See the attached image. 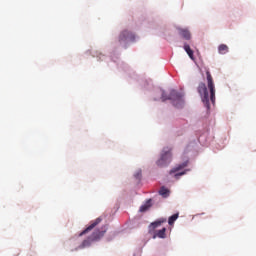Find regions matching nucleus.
<instances>
[{
  "mask_svg": "<svg viewBox=\"0 0 256 256\" xmlns=\"http://www.w3.org/2000/svg\"><path fill=\"white\" fill-rule=\"evenodd\" d=\"M206 77H207V85H205V83L201 82L198 85L197 91H198L206 109L209 110L210 109L209 99H210L211 103L213 105H215V83L213 82V76L211 75V72L207 71ZM209 91H210V95H209Z\"/></svg>",
  "mask_w": 256,
  "mask_h": 256,
  "instance_id": "obj_1",
  "label": "nucleus"
},
{
  "mask_svg": "<svg viewBox=\"0 0 256 256\" xmlns=\"http://www.w3.org/2000/svg\"><path fill=\"white\" fill-rule=\"evenodd\" d=\"M105 233H107V229L94 231L87 239L83 240L81 245L76 248V251L77 249L91 247V244L94 243V241H101L102 237L105 236Z\"/></svg>",
  "mask_w": 256,
  "mask_h": 256,
  "instance_id": "obj_2",
  "label": "nucleus"
},
{
  "mask_svg": "<svg viewBox=\"0 0 256 256\" xmlns=\"http://www.w3.org/2000/svg\"><path fill=\"white\" fill-rule=\"evenodd\" d=\"M161 99L162 101H167V100L172 101L174 107H177V109H180V107H183V94L177 92V90H172L170 92L169 97L165 94V92H162Z\"/></svg>",
  "mask_w": 256,
  "mask_h": 256,
  "instance_id": "obj_3",
  "label": "nucleus"
},
{
  "mask_svg": "<svg viewBox=\"0 0 256 256\" xmlns=\"http://www.w3.org/2000/svg\"><path fill=\"white\" fill-rule=\"evenodd\" d=\"M172 149L166 147L162 150V154L159 160H157L156 165L158 167H167L173 159V154L171 153Z\"/></svg>",
  "mask_w": 256,
  "mask_h": 256,
  "instance_id": "obj_4",
  "label": "nucleus"
},
{
  "mask_svg": "<svg viewBox=\"0 0 256 256\" xmlns=\"http://www.w3.org/2000/svg\"><path fill=\"white\" fill-rule=\"evenodd\" d=\"M119 43H129V41H135V34L133 32L124 30L120 33L118 38Z\"/></svg>",
  "mask_w": 256,
  "mask_h": 256,
  "instance_id": "obj_5",
  "label": "nucleus"
},
{
  "mask_svg": "<svg viewBox=\"0 0 256 256\" xmlns=\"http://www.w3.org/2000/svg\"><path fill=\"white\" fill-rule=\"evenodd\" d=\"M102 221L103 219L101 217H98L95 220L91 221L90 225L79 234V237H83V235H87V233H91V231H93V229H95L99 225V223H101Z\"/></svg>",
  "mask_w": 256,
  "mask_h": 256,
  "instance_id": "obj_6",
  "label": "nucleus"
},
{
  "mask_svg": "<svg viewBox=\"0 0 256 256\" xmlns=\"http://www.w3.org/2000/svg\"><path fill=\"white\" fill-rule=\"evenodd\" d=\"M178 33L180 37H182L186 41H189L191 39V32L187 28H178Z\"/></svg>",
  "mask_w": 256,
  "mask_h": 256,
  "instance_id": "obj_7",
  "label": "nucleus"
},
{
  "mask_svg": "<svg viewBox=\"0 0 256 256\" xmlns=\"http://www.w3.org/2000/svg\"><path fill=\"white\" fill-rule=\"evenodd\" d=\"M167 228H162L160 230H157L155 233H154V238L155 237H158L159 239H165V237H167Z\"/></svg>",
  "mask_w": 256,
  "mask_h": 256,
  "instance_id": "obj_8",
  "label": "nucleus"
},
{
  "mask_svg": "<svg viewBox=\"0 0 256 256\" xmlns=\"http://www.w3.org/2000/svg\"><path fill=\"white\" fill-rule=\"evenodd\" d=\"M184 51H186L187 55L192 59V61H195V56L193 55V50L191 49V46L189 44H184Z\"/></svg>",
  "mask_w": 256,
  "mask_h": 256,
  "instance_id": "obj_9",
  "label": "nucleus"
},
{
  "mask_svg": "<svg viewBox=\"0 0 256 256\" xmlns=\"http://www.w3.org/2000/svg\"><path fill=\"white\" fill-rule=\"evenodd\" d=\"M218 52L220 53V55H225L226 53H229V46L225 44H221L218 47Z\"/></svg>",
  "mask_w": 256,
  "mask_h": 256,
  "instance_id": "obj_10",
  "label": "nucleus"
},
{
  "mask_svg": "<svg viewBox=\"0 0 256 256\" xmlns=\"http://www.w3.org/2000/svg\"><path fill=\"white\" fill-rule=\"evenodd\" d=\"M151 208V199H149L145 204H143L139 211L140 213H145V211H148Z\"/></svg>",
  "mask_w": 256,
  "mask_h": 256,
  "instance_id": "obj_11",
  "label": "nucleus"
},
{
  "mask_svg": "<svg viewBox=\"0 0 256 256\" xmlns=\"http://www.w3.org/2000/svg\"><path fill=\"white\" fill-rule=\"evenodd\" d=\"M166 221H167L166 219L162 218L156 222L151 223V227H152V229H157V227H161V224L165 223Z\"/></svg>",
  "mask_w": 256,
  "mask_h": 256,
  "instance_id": "obj_12",
  "label": "nucleus"
},
{
  "mask_svg": "<svg viewBox=\"0 0 256 256\" xmlns=\"http://www.w3.org/2000/svg\"><path fill=\"white\" fill-rule=\"evenodd\" d=\"M177 219H179V213L170 216L168 219V225H173Z\"/></svg>",
  "mask_w": 256,
  "mask_h": 256,
  "instance_id": "obj_13",
  "label": "nucleus"
},
{
  "mask_svg": "<svg viewBox=\"0 0 256 256\" xmlns=\"http://www.w3.org/2000/svg\"><path fill=\"white\" fill-rule=\"evenodd\" d=\"M159 195L162 197H169V189L165 188L164 186L160 188Z\"/></svg>",
  "mask_w": 256,
  "mask_h": 256,
  "instance_id": "obj_14",
  "label": "nucleus"
},
{
  "mask_svg": "<svg viewBox=\"0 0 256 256\" xmlns=\"http://www.w3.org/2000/svg\"><path fill=\"white\" fill-rule=\"evenodd\" d=\"M184 167H187V164H186V163L181 164V165H179L178 167L172 169V170L170 171V175H171L172 173H177V171H181V169H184Z\"/></svg>",
  "mask_w": 256,
  "mask_h": 256,
  "instance_id": "obj_15",
  "label": "nucleus"
},
{
  "mask_svg": "<svg viewBox=\"0 0 256 256\" xmlns=\"http://www.w3.org/2000/svg\"><path fill=\"white\" fill-rule=\"evenodd\" d=\"M134 177H135L136 179H141V171H138V172L134 175Z\"/></svg>",
  "mask_w": 256,
  "mask_h": 256,
  "instance_id": "obj_16",
  "label": "nucleus"
},
{
  "mask_svg": "<svg viewBox=\"0 0 256 256\" xmlns=\"http://www.w3.org/2000/svg\"><path fill=\"white\" fill-rule=\"evenodd\" d=\"M181 175H185V172H180L178 174H175V177H181Z\"/></svg>",
  "mask_w": 256,
  "mask_h": 256,
  "instance_id": "obj_17",
  "label": "nucleus"
}]
</instances>
